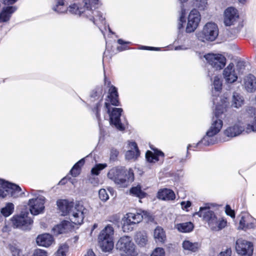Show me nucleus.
Returning <instances> with one entry per match:
<instances>
[{"label":"nucleus","mask_w":256,"mask_h":256,"mask_svg":"<svg viewBox=\"0 0 256 256\" xmlns=\"http://www.w3.org/2000/svg\"><path fill=\"white\" fill-rule=\"evenodd\" d=\"M200 20V16L199 12L194 9L190 12L188 17L186 32L188 33L194 32L198 28Z\"/></svg>","instance_id":"15"},{"label":"nucleus","mask_w":256,"mask_h":256,"mask_svg":"<svg viewBox=\"0 0 256 256\" xmlns=\"http://www.w3.org/2000/svg\"><path fill=\"white\" fill-rule=\"evenodd\" d=\"M68 246L66 244H63L60 246L58 249L55 253L56 256H66L68 252Z\"/></svg>","instance_id":"38"},{"label":"nucleus","mask_w":256,"mask_h":256,"mask_svg":"<svg viewBox=\"0 0 256 256\" xmlns=\"http://www.w3.org/2000/svg\"><path fill=\"white\" fill-rule=\"evenodd\" d=\"M194 215L202 218L204 220L208 223L209 226L213 230H220L226 225V221L222 218L218 220L214 212L210 210L208 206L200 207L199 211L195 212Z\"/></svg>","instance_id":"4"},{"label":"nucleus","mask_w":256,"mask_h":256,"mask_svg":"<svg viewBox=\"0 0 256 256\" xmlns=\"http://www.w3.org/2000/svg\"><path fill=\"white\" fill-rule=\"evenodd\" d=\"M180 204H181L182 208L184 210H186V211L188 212V208L191 206L192 204H191V202L190 201H187V202L184 201L180 203Z\"/></svg>","instance_id":"49"},{"label":"nucleus","mask_w":256,"mask_h":256,"mask_svg":"<svg viewBox=\"0 0 256 256\" xmlns=\"http://www.w3.org/2000/svg\"><path fill=\"white\" fill-rule=\"evenodd\" d=\"M12 222L14 226L22 230H30L33 223L28 212H22L20 215L14 216Z\"/></svg>","instance_id":"10"},{"label":"nucleus","mask_w":256,"mask_h":256,"mask_svg":"<svg viewBox=\"0 0 256 256\" xmlns=\"http://www.w3.org/2000/svg\"><path fill=\"white\" fill-rule=\"evenodd\" d=\"M32 256H47V253L44 250L36 249L34 251Z\"/></svg>","instance_id":"46"},{"label":"nucleus","mask_w":256,"mask_h":256,"mask_svg":"<svg viewBox=\"0 0 256 256\" xmlns=\"http://www.w3.org/2000/svg\"><path fill=\"white\" fill-rule=\"evenodd\" d=\"M130 192L132 196L140 199L144 198L146 195V193L142 190L141 186L139 185L132 187L130 189Z\"/></svg>","instance_id":"32"},{"label":"nucleus","mask_w":256,"mask_h":256,"mask_svg":"<svg viewBox=\"0 0 256 256\" xmlns=\"http://www.w3.org/2000/svg\"><path fill=\"white\" fill-rule=\"evenodd\" d=\"M240 2L244 3L246 0H238Z\"/></svg>","instance_id":"63"},{"label":"nucleus","mask_w":256,"mask_h":256,"mask_svg":"<svg viewBox=\"0 0 256 256\" xmlns=\"http://www.w3.org/2000/svg\"><path fill=\"white\" fill-rule=\"evenodd\" d=\"M139 154H136V151L132 150H128L126 154V158L128 160L136 158Z\"/></svg>","instance_id":"44"},{"label":"nucleus","mask_w":256,"mask_h":256,"mask_svg":"<svg viewBox=\"0 0 256 256\" xmlns=\"http://www.w3.org/2000/svg\"><path fill=\"white\" fill-rule=\"evenodd\" d=\"M147 212L139 210L136 213H128L123 220L122 229L124 232L132 231L133 226L140 222L143 219L144 216H146Z\"/></svg>","instance_id":"7"},{"label":"nucleus","mask_w":256,"mask_h":256,"mask_svg":"<svg viewBox=\"0 0 256 256\" xmlns=\"http://www.w3.org/2000/svg\"><path fill=\"white\" fill-rule=\"evenodd\" d=\"M238 18L237 10L232 7L227 8L224 12V24L226 26L234 24Z\"/></svg>","instance_id":"16"},{"label":"nucleus","mask_w":256,"mask_h":256,"mask_svg":"<svg viewBox=\"0 0 256 256\" xmlns=\"http://www.w3.org/2000/svg\"><path fill=\"white\" fill-rule=\"evenodd\" d=\"M225 108L223 106H216L214 111V116L212 118V125L208 130L207 131L206 134L202 139L196 144V145L188 144L187 147L188 151L191 147H196L200 144H202L204 146H209L214 144L216 142L214 136L218 134L222 128L223 122L221 118L224 112Z\"/></svg>","instance_id":"2"},{"label":"nucleus","mask_w":256,"mask_h":256,"mask_svg":"<svg viewBox=\"0 0 256 256\" xmlns=\"http://www.w3.org/2000/svg\"><path fill=\"white\" fill-rule=\"evenodd\" d=\"M116 246L118 249L126 253V256H137L138 255V252L135 249V245L130 236H123L121 237L118 240Z\"/></svg>","instance_id":"9"},{"label":"nucleus","mask_w":256,"mask_h":256,"mask_svg":"<svg viewBox=\"0 0 256 256\" xmlns=\"http://www.w3.org/2000/svg\"><path fill=\"white\" fill-rule=\"evenodd\" d=\"M104 83H105V84H107L108 86H110V82L108 81V80H107L106 76L104 78Z\"/></svg>","instance_id":"60"},{"label":"nucleus","mask_w":256,"mask_h":256,"mask_svg":"<svg viewBox=\"0 0 256 256\" xmlns=\"http://www.w3.org/2000/svg\"><path fill=\"white\" fill-rule=\"evenodd\" d=\"M18 0H2L3 3L6 5H10L15 3Z\"/></svg>","instance_id":"54"},{"label":"nucleus","mask_w":256,"mask_h":256,"mask_svg":"<svg viewBox=\"0 0 256 256\" xmlns=\"http://www.w3.org/2000/svg\"><path fill=\"white\" fill-rule=\"evenodd\" d=\"M100 198L104 202L106 201L108 198V195L105 189L102 188L99 190L98 192Z\"/></svg>","instance_id":"41"},{"label":"nucleus","mask_w":256,"mask_h":256,"mask_svg":"<svg viewBox=\"0 0 256 256\" xmlns=\"http://www.w3.org/2000/svg\"><path fill=\"white\" fill-rule=\"evenodd\" d=\"M223 76L227 83L232 84L238 80V76L236 73L233 63H230L223 71Z\"/></svg>","instance_id":"18"},{"label":"nucleus","mask_w":256,"mask_h":256,"mask_svg":"<svg viewBox=\"0 0 256 256\" xmlns=\"http://www.w3.org/2000/svg\"><path fill=\"white\" fill-rule=\"evenodd\" d=\"M207 4V0H200L199 2H198L196 5L200 10H204L206 8Z\"/></svg>","instance_id":"47"},{"label":"nucleus","mask_w":256,"mask_h":256,"mask_svg":"<svg viewBox=\"0 0 256 256\" xmlns=\"http://www.w3.org/2000/svg\"><path fill=\"white\" fill-rule=\"evenodd\" d=\"M244 86L246 92H254L256 90V78L252 74L246 76L244 79Z\"/></svg>","instance_id":"19"},{"label":"nucleus","mask_w":256,"mask_h":256,"mask_svg":"<svg viewBox=\"0 0 256 256\" xmlns=\"http://www.w3.org/2000/svg\"><path fill=\"white\" fill-rule=\"evenodd\" d=\"M251 132H256V118L254 117L253 118L252 124H248L246 128V132L249 133Z\"/></svg>","instance_id":"40"},{"label":"nucleus","mask_w":256,"mask_h":256,"mask_svg":"<svg viewBox=\"0 0 256 256\" xmlns=\"http://www.w3.org/2000/svg\"><path fill=\"white\" fill-rule=\"evenodd\" d=\"M118 44H121V45H122L124 44H130V42H124L122 39H118Z\"/></svg>","instance_id":"57"},{"label":"nucleus","mask_w":256,"mask_h":256,"mask_svg":"<svg viewBox=\"0 0 256 256\" xmlns=\"http://www.w3.org/2000/svg\"><path fill=\"white\" fill-rule=\"evenodd\" d=\"M84 256H95V254L92 250H88Z\"/></svg>","instance_id":"56"},{"label":"nucleus","mask_w":256,"mask_h":256,"mask_svg":"<svg viewBox=\"0 0 256 256\" xmlns=\"http://www.w3.org/2000/svg\"><path fill=\"white\" fill-rule=\"evenodd\" d=\"M70 223L68 220H64L54 228V231L57 234L66 233L70 228Z\"/></svg>","instance_id":"26"},{"label":"nucleus","mask_w":256,"mask_h":256,"mask_svg":"<svg viewBox=\"0 0 256 256\" xmlns=\"http://www.w3.org/2000/svg\"><path fill=\"white\" fill-rule=\"evenodd\" d=\"M150 256H165V252L164 248H157L154 250Z\"/></svg>","instance_id":"42"},{"label":"nucleus","mask_w":256,"mask_h":256,"mask_svg":"<svg viewBox=\"0 0 256 256\" xmlns=\"http://www.w3.org/2000/svg\"><path fill=\"white\" fill-rule=\"evenodd\" d=\"M14 208V204L12 203L8 202L1 209L0 212L4 216L8 217L12 214Z\"/></svg>","instance_id":"36"},{"label":"nucleus","mask_w":256,"mask_h":256,"mask_svg":"<svg viewBox=\"0 0 256 256\" xmlns=\"http://www.w3.org/2000/svg\"><path fill=\"white\" fill-rule=\"evenodd\" d=\"M84 163V158H82L77 162L71 169L70 172L74 177L77 176L80 172L81 167Z\"/></svg>","instance_id":"34"},{"label":"nucleus","mask_w":256,"mask_h":256,"mask_svg":"<svg viewBox=\"0 0 256 256\" xmlns=\"http://www.w3.org/2000/svg\"><path fill=\"white\" fill-rule=\"evenodd\" d=\"M244 131V128L240 124L230 126L224 132L225 134L228 137H234L240 134Z\"/></svg>","instance_id":"23"},{"label":"nucleus","mask_w":256,"mask_h":256,"mask_svg":"<svg viewBox=\"0 0 256 256\" xmlns=\"http://www.w3.org/2000/svg\"><path fill=\"white\" fill-rule=\"evenodd\" d=\"M10 250L12 256H20L21 250L15 246L10 245Z\"/></svg>","instance_id":"45"},{"label":"nucleus","mask_w":256,"mask_h":256,"mask_svg":"<svg viewBox=\"0 0 256 256\" xmlns=\"http://www.w3.org/2000/svg\"><path fill=\"white\" fill-rule=\"evenodd\" d=\"M244 102V100L242 96L237 92H234L232 96V106L236 108L240 107Z\"/></svg>","instance_id":"35"},{"label":"nucleus","mask_w":256,"mask_h":256,"mask_svg":"<svg viewBox=\"0 0 256 256\" xmlns=\"http://www.w3.org/2000/svg\"><path fill=\"white\" fill-rule=\"evenodd\" d=\"M88 210L80 202L72 206L70 211V218L72 222L76 224H80L82 223L85 215Z\"/></svg>","instance_id":"11"},{"label":"nucleus","mask_w":256,"mask_h":256,"mask_svg":"<svg viewBox=\"0 0 256 256\" xmlns=\"http://www.w3.org/2000/svg\"><path fill=\"white\" fill-rule=\"evenodd\" d=\"M214 86L216 92H220L222 89V82L218 76H215L214 81Z\"/></svg>","instance_id":"39"},{"label":"nucleus","mask_w":256,"mask_h":256,"mask_svg":"<svg viewBox=\"0 0 256 256\" xmlns=\"http://www.w3.org/2000/svg\"><path fill=\"white\" fill-rule=\"evenodd\" d=\"M231 254V248H227L224 251L220 252L218 256H230Z\"/></svg>","instance_id":"51"},{"label":"nucleus","mask_w":256,"mask_h":256,"mask_svg":"<svg viewBox=\"0 0 256 256\" xmlns=\"http://www.w3.org/2000/svg\"><path fill=\"white\" fill-rule=\"evenodd\" d=\"M21 190L18 186L0 179V197L4 198L10 195L11 197L16 198L22 194Z\"/></svg>","instance_id":"8"},{"label":"nucleus","mask_w":256,"mask_h":256,"mask_svg":"<svg viewBox=\"0 0 256 256\" xmlns=\"http://www.w3.org/2000/svg\"><path fill=\"white\" fill-rule=\"evenodd\" d=\"M107 176L115 184L122 188L127 187L134 180V176L132 172L118 167L111 168L108 172Z\"/></svg>","instance_id":"3"},{"label":"nucleus","mask_w":256,"mask_h":256,"mask_svg":"<svg viewBox=\"0 0 256 256\" xmlns=\"http://www.w3.org/2000/svg\"><path fill=\"white\" fill-rule=\"evenodd\" d=\"M98 0H82L78 4H74L69 6L66 5L64 0H56V4L52 8L54 11L62 13L68 10L70 13L86 17L94 24L100 22L104 24L105 18L102 14L95 10L96 6L98 4Z\"/></svg>","instance_id":"1"},{"label":"nucleus","mask_w":256,"mask_h":256,"mask_svg":"<svg viewBox=\"0 0 256 256\" xmlns=\"http://www.w3.org/2000/svg\"><path fill=\"white\" fill-rule=\"evenodd\" d=\"M136 242L140 246H144L148 242V236L144 232H138L135 236Z\"/></svg>","instance_id":"30"},{"label":"nucleus","mask_w":256,"mask_h":256,"mask_svg":"<svg viewBox=\"0 0 256 256\" xmlns=\"http://www.w3.org/2000/svg\"><path fill=\"white\" fill-rule=\"evenodd\" d=\"M208 62L216 70H222L226 64V58L219 54H208L204 56Z\"/></svg>","instance_id":"12"},{"label":"nucleus","mask_w":256,"mask_h":256,"mask_svg":"<svg viewBox=\"0 0 256 256\" xmlns=\"http://www.w3.org/2000/svg\"><path fill=\"white\" fill-rule=\"evenodd\" d=\"M118 153V150L116 149H112L110 151V159L115 160L117 158Z\"/></svg>","instance_id":"52"},{"label":"nucleus","mask_w":256,"mask_h":256,"mask_svg":"<svg viewBox=\"0 0 256 256\" xmlns=\"http://www.w3.org/2000/svg\"><path fill=\"white\" fill-rule=\"evenodd\" d=\"M225 211L227 215L230 216L232 218L235 217L234 212L231 208L230 206L229 205H226Z\"/></svg>","instance_id":"48"},{"label":"nucleus","mask_w":256,"mask_h":256,"mask_svg":"<svg viewBox=\"0 0 256 256\" xmlns=\"http://www.w3.org/2000/svg\"><path fill=\"white\" fill-rule=\"evenodd\" d=\"M129 146L130 148V150H134L136 151V154H140V152L138 150L137 144L136 142H132L130 143Z\"/></svg>","instance_id":"50"},{"label":"nucleus","mask_w":256,"mask_h":256,"mask_svg":"<svg viewBox=\"0 0 256 256\" xmlns=\"http://www.w3.org/2000/svg\"><path fill=\"white\" fill-rule=\"evenodd\" d=\"M65 180H65L64 178V179L62 180H60V183L62 184H64L65 183Z\"/></svg>","instance_id":"61"},{"label":"nucleus","mask_w":256,"mask_h":256,"mask_svg":"<svg viewBox=\"0 0 256 256\" xmlns=\"http://www.w3.org/2000/svg\"><path fill=\"white\" fill-rule=\"evenodd\" d=\"M122 112V109L121 108H114L110 114V124L114 125L117 129L120 130H122L124 129L120 120V116Z\"/></svg>","instance_id":"17"},{"label":"nucleus","mask_w":256,"mask_h":256,"mask_svg":"<svg viewBox=\"0 0 256 256\" xmlns=\"http://www.w3.org/2000/svg\"><path fill=\"white\" fill-rule=\"evenodd\" d=\"M45 198L42 196L29 200L28 206L32 215H38L42 212L44 208Z\"/></svg>","instance_id":"14"},{"label":"nucleus","mask_w":256,"mask_h":256,"mask_svg":"<svg viewBox=\"0 0 256 256\" xmlns=\"http://www.w3.org/2000/svg\"><path fill=\"white\" fill-rule=\"evenodd\" d=\"M57 205L60 212L62 215L70 216V211L74 206V202H70L66 200H61L57 202Z\"/></svg>","instance_id":"20"},{"label":"nucleus","mask_w":256,"mask_h":256,"mask_svg":"<svg viewBox=\"0 0 256 256\" xmlns=\"http://www.w3.org/2000/svg\"><path fill=\"white\" fill-rule=\"evenodd\" d=\"M54 242L52 236L49 234H44L38 236L36 243L38 246L48 247Z\"/></svg>","instance_id":"22"},{"label":"nucleus","mask_w":256,"mask_h":256,"mask_svg":"<svg viewBox=\"0 0 256 256\" xmlns=\"http://www.w3.org/2000/svg\"><path fill=\"white\" fill-rule=\"evenodd\" d=\"M249 218L248 216H242L240 220L239 228L244 230L252 228L254 226V224L252 222L248 223V220Z\"/></svg>","instance_id":"31"},{"label":"nucleus","mask_w":256,"mask_h":256,"mask_svg":"<svg viewBox=\"0 0 256 256\" xmlns=\"http://www.w3.org/2000/svg\"><path fill=\"white\" fill-rule=\"evenodd\" d=\"M160 156L164 157V154L160 151H156L154 153L148 150L146 154V158L149 162H156L159 160Z\"/></svg>","instance_id":"27"},{"label":"nucleus","mask_w":256,"mask_h":256,"mask_svg":"<svg viewBox=\"0 0 256 256\" xmlns=\"http://www.w3.org/2000/svg\"><path fill=\"white\" fill-rule=\"evenodd\" d=\"M154 238L156 242L164 243L166 239L165 232L161 227L157 226L154 233Z\"/></svg>","instance_id":"28"},{"label":"nucleus","mask_w":256,"mask_h":256,"mask_svg":"<svg viewBox=\"0 0 256 256\" xmlns=\"http://www.w3.org/2000/svg\"><path fill=\"white\" fill-rule=\"evenodd\" d=\"M105 106L108 110V112L110 114V104L108 102H105Z\"/></svg>","instance_id":"58"},{"label":"nucleus","mask_w":256,"mask_h":256,"mask_svg":"<svg viewBox=\"0 0 256 256\" xmlns=\"http://www.w3.org/2000/svg\"><path fill=\"white\" fill-rule=\"evenodd\" d=\"M118 96L116 88L113 86H111L108 90V97L112 105L116 106H118L119 105Z\"/></svg>","instance_id":"25"},{"label":"nucleus","mask_w":256,"mask_h":256,"mask_svg":"<svg viewBox=\"0 0 256 256\" xmlns=\"http://www.w3.org/2000/svg\"><path fill=\"white\" fill-rule=\"evenodd\" d=\"M114 229L113 227L108 224L99 234L98 242L103 252H109L114 248Z\"/></svg>","instance_id":"5"},{"label":"nucleus","mask_w":256,"mask_h":256,"mask_svg":"<svg viewBox=\"0 0 256 256\" xmlns=\"http://www.w3.org/2000/svg\"><path fill=\"white\" fill-rule=\"evenodd\" d=\"M142 49H144V50H158L160 49V48H158L150 47V46H142Z\"/></svg>","instance_id":"55"},{"label":"nucleus","mask_w":256,"mask_h":256,"mask_svg":"<svg viewBox=\"0 0 256 256\" xmlns=\"http://www.w3.org/2000/svg\"><path fill=\"white\" fill-rule=\"evenodd\" d=\"M107 167L106 164H98L95 165L91 170V173L92 174L98 176L100 172Z\"/></svg>","instance_id":"37"},{"label":"nucleus","mask_w":256,"mask_h":256,"mask_svg":"<svg viewBox=\"0 0 256 256\" xmlns=\"http://www.w3.org/2000/svg\"><path fill=\"white\" fill-rule=\"evenodd\" d=\"M194 224L191 222L178 224L176 225V228L181 232H189L194 229Z\"/></svg>","instance_id":"29"},{"label":"nucleus","mask_w":256,"mask_h":256,"mask_svg":"<svg viewBox=\"0 0 256 256\" xmlns=\"http://www.w3.org/2000/svg\"><path fill=\"white\" fill-rule=\"evenodd\" d=\"M182 247L184 250L194 252L198 250L200 244L198 242H192L186 240L182 242Z\"/></svg>","instance_id":"33"},{"label":"nucleus","mask_w":256,"mask_h":256,"mask_svg":"<svg viewBox=\"0 0 256 256\" xmlns=\"http://www.w3.org/2000/svg\"><path fill=\"white\" fill-rule=\"evenodd\" d=\"M218 35V29L217 25L212 22L206 23L202 30L197 33L198 38L203 42L206 41H214Z\"/></svg>","instance_id":"6"},{"label":"nucleus","mask_w":256,"mask_h":256,"mask_svg":"<svg viewBox=\"0 0 256 256\" xmlns=\"http://www.w3.org/2000/svg\"><path fill=\"white\" fill-rule=\"evenodd\" d=\"M157 197L158 199L164 200H172L175 198L176 196L172 190L164 188L158 192Z\"/></svg>","instance_id":"24"},{"label":"nucleus","mask_w":256,"mask_h":256,"mask_svg":"<svg viewBox=\"0 0 256 256\" xmlns=\"http://www.w3.org/2000/svg\"><path fill=\"white\" fill-rule=\"evenodd\" d=\"M118 50H122L125 49V48L124 49L122 48V47H118Z\"/></svg>","instance_id":"62"},{"label":"nucleus","mask_w":256,"mask_h":256,"mask_svg":"<svg viewBox=\"0 0 256 256\" xmlns=\"http://www.w3.org/2000/svg\"><path fill=\"white\" fill-rule=\"evenodd\" d=\"M185 10L182 8L181 10V14L179 18V22L178 23V28L180 30L183 28V23L185 22L184 16Z\"/></svg>","instance_id":"43"},{"label":"nucleus","mask_w":256,"mask_h":256,"mask_svg":"<svg viewBox=\"0 0 256 256\" xmlns=\"http://www.w3.org/2000/svg\"><path fill=\"white\" fill-rule=\"evenodd\" d=\"M236 250L238 254L242 256H252L253 246L250 242L240 238L236 240Z\"/></svg>","instance_id":"13"},{"label":"nucleus","mask_w":256,"mask_h":256,"mask_svg":"<svg viewBox=\"0 0 256 256\" xmlns=\"http://www.w3.org/2000/svg\"><path fill=\"white\" fill-rule=\"evenodd\" d=\"M17 8L14 6H8L4 7L0 12V22H8L12 14L16 11Z\"/></svg>","instance_id":"21"},{"label":"nucleus","mask_w":256,"mask_h":256,"mask_svg":"<svg viewBox=\"0 0 256 256\" xmlns=\"http://www.w3.org/2000/svg\"><path fill=\"white\" fill-rule=\"evenodd\" d=\"M186 48H183L182 46H176L174 48L175 50H186Z\"/></svg>","instance_id":"59"},{"label":"nucleus","mask_w":256,"mask_h":256,"mask_svg":"<svg viewBox=\"0 0 256 256\" xmlns=\"http://www.w3.org/2000/svg\"><path fill=\"white\" fill-rule=\"evenodd\" d=\"M98 106H99V104H97L96 105V106L94 109V112H96V116L98 120H99L100 118V114L99 112Z\"/></svg>","instance_id":"53"}]
</instances>
